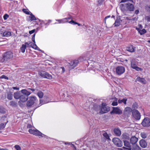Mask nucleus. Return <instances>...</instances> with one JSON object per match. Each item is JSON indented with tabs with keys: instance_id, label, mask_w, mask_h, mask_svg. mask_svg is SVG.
Listing matches in <instances>:
<instances>
[{
	"instance_id": "nucleus-1",
	"label": "nucleus",
	"mask_w": 150,
	"mask_h": 150,
	"mask_svg": "<svg viewBox=\"0 0 150 150\" xmlns=\"http://www.w3.org/2000/svg\"><path fill=\"white\" fill-rule=\"evenodd\" d=\"M119 6L122 12L125 15H128L130 12L133 11L134 10V5L129 3L125 4H121Z\"/></svg>"
},
{
	"instance_id": "nucleus-2",
	"label": "nucleus",
	"mask_w": 150,
	"mask_h": 150,
	"mask_svg": "<svg viewBox=\"0 0 150 150\" xmlns=\"http://www.w3.org/2000/svg\"><path fill=\"white\" fill-rule=\"evenodd\" d=\"M13 56V53L11 51H9L4 52L3 54L2 57H0V62L6 63L11 60Z\"/></svg>"
},
{
	"instance_id": "nucleus-3",
	"label": "nucleus",
	"mask_w": 150,
	"mask_h": 150,
	"mask_svg": "<svg viewBox=\"0 0 150 150\" xmlns=\"http://www.w3.org/2000/svg\"><path fill=\"white\" fill-rule=\"evenodd\" d=\"M21 94L20 99V100L23 102H26L28 99V96L30 95L31 93L25 89H23L21 91Z\"/></svg>"
},
{
	"instance_id": "nucleus-4",
	"label": "nucleus",
	"mask_w": 150,
	"mask_h": 150,
	"mask_svg": "<svg viewBox=\"0 0 150 150\" xmlns=\"http://www.w3.org/2000/svg\"><path fill=\"white\" fill-rule=\"evenodd\" d=\"M38 101V100L35 96H31L29 98V100L27 103V106L28 107H30Z\"/></svg>"
},
{
	"instance_id": "nucleus-5",
	"label": "nucleus",
	"mask_w": 150,
	"mask_h": 150,
	"mask_svg": "<svg viewBox=\"0 0 150 150\" xmlns=\"http://www.w3.org/2000/svg\"><path fill=\"white\" fill-rule=\"evenodd\" d=\"M116 74L118 75H120L123 74L125 71V67L122 66H117L115 69Z\"/></svg>"
},
{
	"instance_id": "nucleus-6",
	"label": "nucleus",
	"mask_w": 150,
	"mask_h": 150,
	"mask_svg": "<svg viewBox=\"0 0 150 150\" xmlns=\"http://www.w3.org/2000/svg\"><path fill=\"white\" fill-rule=\"evenodd\" d=\"M28 132L30 134L35 136H41L42 137H43L44 136H45V135L43 134L41 132L36 129H30L28 130Z\"/></svg>"
},
{
	"instance_id": "nucleus-7",
	"label": "nucleus",
	"mask_w": 150,
	"mask_h": 150,
	"mask_svg": "<svg viewBox=\"0 0 150 150\" xmlns=\"http://www.w3.org/2000/svg\"><path fill=\"white\" fill-rule=\"evenodd\" d=\"M132 114L133 116L135 119L139 120L140 119L141 115L138 110L136 109L132 110Z\"/></svg>"
},
{
	"instance_id": "nucleus-8",
	"label": "nucleus",
	"mask_w": 150,
	"mask_h": 150,
	"mask_svg": "<svg viewBox=\"0 0 150 150\" xmlns=\"http://www.w3.org/2000/svg\"><path fill=\"white\" fill-rule=\"evenodd\" d=\"M39 74L42 78L50 79L52 76L47 72L45 71H41L39 73Z\"/></svg>"
},
{
	"instance_id": "nucleus-9",
	"label": "nucleus",
	"mask_w": 150,
	"mask_h": 150,
	"mask_svg": "<svg viewBox=\"0 0 150 150\" xmlns=\"http://www.w3.org/2000/svg\"><path fill=\"white\" fill-rule=\"evenodd\" d=\"M141 125L144 127L150 126V119L148 117H145L142 120Z\"/></svg>"
},
{
	"instance_id": "nucleus-10",
	"label": "nucleus",
	"mask_w": 150,
	"mask_h": 150,
	"mask_svg": "<svg viewBox=\"0 0 150 150\" xmlns=\"http://www.w3.org/2000/svg\"><path fill=\"white\" fill-rule=\"evenodd\" d=\"M113 143L118 147H121L122 145V142L117 138H114L112 139Z\"/></svg>"
},
{
	"instance_id": "nucleus-11",
	"label": "nucleus",
	"mask_w": 150,
	"mask_h": 150,
	"mask_svg": "<svg viewBox=\"0 0 150 150\" xmlns=\"http://www.w3.org/2000/svg\"><path fill=\"white\" fill-rule=\"evenodd\" d=\"M79 61L78 60H75L71 61L70 63H69V68L71 69H73L77 65Z\"/></svg>"
},
{
	"instance_id": "nucleus-12",
	"label": "nucleus",
	"mask_w": 150,
	"mask_h": 150,
	"mask_svg": "<svg viewBox=\"0 0 150 150\" xmlns=\"http://www.w3.org/2000/svg\"><path fill=\"white\" fill-rule=\"evenodd\" d=\"M110 110V109L109 107H106L105 106H102L101 108V110L100 112L101 114L105 113Z\"/></svg>"
},
{
	"instance_id": "nucleus-13",
	"label": "nucleus",
	"mask_w": 150,
	"mask_h": 150,
	"mask_svg": "<svg viewBox=\"0 0 150 150\" xmlns=\"http://www.w3.org/2000/svg\"><path fill=\"white\" fill-rule=\"evenodd\" d=\"M35 33H34L32 36V41L34 42V44L33 45V47L32 48L34 49H35L36 50H37L39 51H41V50L39 48H38L37 45L35 44Z\"/></svg>"
},
{
	"instance_id": "nucleus-14",
	"label": "nucleus",
	"mask_w": 150,
	"mask_h": 150,
	"mask_svg": "<svg viewBox=\"0 0 150 150\" xmlns=\"http://www.w3.org/2000/svg\"><path fill=\"white\" fill-rule=\"evenodd\" d=\"M112 112L116 114H121L122 113V111L119 108L113 107Z\"/></svg>"
},
{
	"instance_id": "nucleus-15",
	"label": "nucleus",
	"mask_w": 150,
	"mask_h": 150,
	"mask_svg": "<svg viewBox=\"0 0 150 150\" xmlns=\"http://www.w3.org/2000/svg\"><path fill=\"white\" fill-rule=\"evenodd\" d=\"M140 146L143 148H145L147 146V144L146 142L143 139H141L139 142Z\"/></svg>"
},
{
	"instance_id": "nucleus-16",
	"label": "nucleus",
	"mask_w": 150,
	"mask_h": 150,
	"mask_svg": "<svg viewBox=\"0 0 150 150\" xmlns=\"http://www.w3.org/2000/svg\"><path fill=\"white\" fill-rule=\"evenodd\" d=\"M21 91H18L16 92H15L13 94L14 98L16 99H20L21 96Z\"/></svg>"
},
{
	"instance_id": "nucleus-17",
	"label": "nucleus",
	"mask_w": 150,
	"mask_h": 150,
	"mask_svg": "<svg viewBox=\"0 0 150 150\" xmlns=\"http://www.w3.org/2000/svg\"><path fill=\"white\" fill-rule=\"evenodd\" d=\"M132 110L130 108L127 107L126 108L124 111V113L125 115H128L130 114L131 112H132Z\"/></svg>"
},
{
	"instance_id": "nucleus-18",
	"label": "nucleus",
	"mask_w": 150,
	"mask_h": 150,
	"mask_svg": "<svg viewBox=\"0 0 150 150\" xmlns=\"http://www.w3.org/2000/svg\"><path fill=\"white\" fill-rule=\"evenodd\" d=\"M138 140V139L134 136H133L130 139V141L131 144H135Z\"/></svg>"
},
{
	"instance_id": "nucleus-19",
	"label": "nucleus",
	"mask_w": 150,
	"mask_h": 150,
	"mask_svg": "<svg viewBox=\"0 0 150 150\" xmlns=\"http://www.w3.org/2000/svg\"><path fill=\"white\" fill-rule=\"evenodd\" d=\"M126 50L128 51L132 52H134L135 50V47L132 45L127 47L126 48Z\"/></svg>"
},
{
	"instance_id": "nucleus-20",
	"label": "nucleus",
	"mask_w": 150,
	"mask_h": 150,
	"mask_svg": "<svg viewBox=\"0 0 150 150\" xmlns=\"http://www.w3.org/2000/svg\"><path fill=\"white\" fill-rule=\"evenodd\" d=\"M114 132L115 135L117 136H120L121 134V131L118 128H115L114 129Z\"/></svg>"
},
{
	"instance_id": "nucleus-21",
	"label": "nucleus",
	"mask_w": 150,
	"mask_h": 150,
	"mask_svg": "<svg viewBox=\"0 0 150 150\" xmlns=\"http://www.w3.org/2000/svg\"><path fill=\"white\" fill-rule=\"evenodd\" d=\"M139 81L144 84H145L146 83V81L145 79L143 78H140L139 76L137 78L135 81Z\"/></svg>"
},
{
	"instance_id": "nucleus-22",
	"label": "nucleus",
	"mask_w": 150,
	"mask_h": 150,
	"mask_svg": "<svg viewBox=\"0 0 150 150\" xmlns=\"http://www.w3.org/2000/svg\"><path fill=\"white\" fill-rule=\"evenodd\" d=\"M11 35V32L8 31H5L3 33L2 36L8 37Z\"/></svg>"
},
{
	"instance_id": "nucleus-23",
	"label": "nucleus",
	"mask_w": 150,
	"mask_h": 150,
	"mask_svg": "<svg viewBox=\"0 0 150 150\" xmlns=\"http://www.w3.org/2000/svg\"><path fill=\"white\" fill-rule=\"evenodd\" d=\"M29 18L30 19L29 21H35L36 20L35 16L31 13L30 14V16H29Z\"/></svg>"
},
{
	"instance_id": "nucleus-24",
	"label": "nucleus",
	"mask_w": 150,
	"mask_h": 150,
	"mask_svg": "<svg viewBox=\"0 0 150 150\" xmlns=\"http://www.w3.org/2000/svg\"><path fill=\"white\" fill-rule=\"evenodd\" d=\"M10 105L13 107H16L17 106V103L14 101H11L10 103Z\"/></svg>"
},
{
	"instance_id": "nucleus-25",
	"label": "nucleus",
	"mask_w": 150,
	"mask_h": 150,
	"mask_svg": "<svg viewBox=\"0 0 150 150\" xmlns=\"http://www.w3.org/2000/svg\"><path fill=\"white\" fill-rule=\"evenodd\" d=\"M141 148L137 145H134L132 146V150H141Z\"/></svg>"
},
{
	"instance_id": "nucleus-26",
	"label": "nucleus",
	"mask_w": 150,
	"mask_h": 150,
	"mask_svg": "<svg viewBox=\"0 0 150 150\" xmlns=\"http://www.w3.org/2000/svg\"><path fill=\"white\" fill-rule=\"evenodd\" d=\"M26 48V45H25L24 44L22 45L20 48L21 52L23 53L24 52Z\"/></svg>"
},
{
	"instance_id": "nucleus-27",
	"label": "nucleus",
	"mask_w": 150,
	"mask_h": 150,
	"mask_svg": "<svg viewBox=\"0 0 150 150\" xmlns=\"http://www.w3.org/2000/svg\"><path fill=\"white\" fill-rule=\"evenodd\" d=\"M124 143V145L125 146H126L127 147H130L131 145L129 142L127 141L123 140Z\"/></svg>"
},
{
	"instance_id": "nucleus-28",
	"label": "nucleus",
	"mask_w": 150,
	"mask_h": 150,
	"mask_svg": "<svg viewBox=\"0 0 150 150\" xmlns=\"http://www.w3.org/2000/svg\"><path fill=\"white\" fill-rule=\"evenodd\" d=\"M127 100V99L126 98H124L122 100L119 99L118 100V103H123L125 104H126Z\"/></svg>"
},
{
	"instance_id": "nucleus-29",
	"label": "nucleus",
	"mask_w": 150,
	"mask_h": 150,
	"mask_svg": "<svg viewBox=\"0 0 150 150\" xmlns=\"http://www.w3.org/2000/svg\"><path fill=\"white\" fill-rule=\"evenodd\" d=\"M120 24V21L119 20H116L115 22L114 25L115 27H117Z\"/></svg>"
},
{
	"instance_id": "nucleus-30",
	"label": "nucleus",
	"mask_w": 150,
	"mask_h": 150,
	"mask_svg": "<svg viewBox=\"0 0 150 150\" xmlns=\"http://www.w3.org/2000/svg\"><path fill=\"white\" fill-rule=\"evenodd\" d=\"M7 98L10 100H12L13 98V94L12 93H7Z\"/></svg>"
},
{
	"instance_id": "nucleus-31",
	"label": "nucleus",
	"mask_w": 150,
	"mask_h": 150,
	"mask_svg": "<svg viewBox=\"0 0 150 150\" xmlns=\"http://www.w3.org/2000/svg\"><path fill=\"white\" fill-rule=\"evenodd\" d=\"M140 136L143 139H145L146 138L147 134L145 132H142L141 133Z\"/></svg>"
},
{
	"instance_id": "nucleus-32",
	"label": "nucleus",
	"mask_w": 150,
	"mask_h": 150,
	"mask_svg": "<svg viewBox=\"0 0 150 150\" xmlns=\"http://www.w3.org/2000/svg\"><path fill=\"white\" fill-rule=\"evenodd\" d=\"M103 135L106 139L109 140H111L109 135L106 132H105L103 133Z\"/></svg>"
},
{
	"instance_id": "nucleus-33",
	"label": "nucleus",
	"mask_w": 150,
	"mask_h": 150,
	"mask_svg": "<svg viewBox=\"0 0 150 150\" xmlns=\"http://www.w3.org/2000/svg\"><path fill=\"white\" fill-rule=\"evenodd\" d=\"M136 66L137 65L135 63V62L134 61H132L131 62V67L133 69H134Z\"/></svg>"
},
{
	"instance_id": "nucleus-34",
	"label": "nucleus",
	"mask_w": 150,
	"mask_h": 150,
	"mask_svg": "<svg viewBox=\"0 0 150 150\" xmlns=\"http://www.w3.org/2000/svg\"><path fill=\"white\" fill-rule=\"evenodd\" d=\"M37 95L40 98H42L43 96V93L42 92L39 91L38 92Z\"/></svg>"
},
{
	"instance_id": "nucleus-35",
	"label": "nucleus",
	"mask_w": 150,
	"mask_h": 150,
	"mask_svg": "<svg viewBox=\"0 0 150 150\" xmlns=\"http://www.w3.org/2000/svg\"><path fill=\"white\" fill-rule=\"evenodd\" d=\"M58 21H59V23H64L67 22L68 21L67 19V18H64L61 20H58Z\"/></svg>"
},
{
	"instance_id": "nucleus-36",
	"label": "nucleus",
	"mask_w": 150,
	"mask_h": 150,
	"mask_svg": "<svg viewBox=\"0 0 150 150\" xmlns=\"http://www.w3.org/2000/svg\"><path fill=\"white\" fill-rule=\"evenodd\" d=\"M146 32V31L144 29H143L142 30H140L139 31V33L141 35H143Z\"/></svg>"
},
{
	"instance_id": "nucleus-37",
	"label": "nucleus",
	"mask_w": 150,
	"mask_h": 150,
	"mask_svg": "<svg viewBox=\"0 0 150 150\" xmlns=\"http://www.w3.org/2000/svg\"><path fill=\"white\" fill-rule=\"evenodd\" d=\"M115 101H113L112 103V105L113 106H116L117 105L118 103L117 102V98H115Z\"/></svg>"
},
{
	"instance_id": "nucleus-38",
	"label": "nucleus",
	"mask_w": 150,
	"mask_h": 150,
	"mask_svg": "<svg viewBox=\"0 0 150 150\" xmlns=\"http://www.w3.org/2000/svg\"><path fill=\"white\" fill-rule=\"evenodd\" d=\"M122 138L124 139H129V137L125 134L122 135L121 136Z\"/></svg>"
},
{
	"instance_id": "nucleus-39",
	"label": "nucleus",
	"mask_w": 150,
	"mask_h": 150,
	"mask_svg": "<svg viewBox=\"0 0 150 150\" xmlns=\"http://www.w3.org/2000/svg\"><path fill=\"white\" fill-rule=\"evenodd\" d=\"M69 23L71 24H77L79 26L81 25V24L80 23H78L73 20H71V21L69 22Z\"/></svg>"
},
{
	"instance_id": "nucleus-40",
	"label": "nucleus",
	"mask_w": 150,
	"mask_h": 150,
	"mask_svg": "<svg viewBox=\"0 0 150 150\" xmlns=\"http://www.w3.org/2000/svg\"><path fill=\"white\" fill-rule=\"evenodd\" d=\"M23 12L27 14H30V12L28 11V9H24L23 10Z\"/></svg>"
},
{
	"instance_id": "nucleus-41",
	"label": "nucleus",
	"mask_w": 150,
	"mask_h": 150,
	"mask_svg": "<svg viewBox=\"0 0 150 150\" xmlns=\"http://www.w3.org/2000/svg\"><path fill=\"white\" fill-rule=\"evenodd\" d=\"M134 69H135L137 71H142L143 70L142 69L137 66L135 67V68Z\"/></svg>"
},
{
	"instance_id": "nucleus-42",
	"label": "nucleus",
	"mask_w": 150,
	"mask_h": 150,
	"mask_svg": "<svg viewBox=\"0 0 150 150\" xmlns=\"http://www.w3.org/2000/svg\"><path fill=\"white\" fill-rule=\"evenodd\" d=\"M127 1H130L131 2L133 3V0H121L120 3H125L127 2Z\"/></svg>"
},
{
	"instance_id": "nucleus-43",
	"label": "nucleus",
	"mask_w": 150,
	"mask_h": 150,
	"mask_svg": "<svg viewBox=\"0 0 150 150\" xmlns=\"http://www.w3.org/2000/svg\"><path fill=\"white\" fill-rule=\"evenodd\" d=\"M9 17V16L8 14H5L4 15V16H3V18L4 20H6Z\"/></svg>"
},
{
	"instance_id": "nucleus-44",
	"label": "nucleus",
	"mask_w": 150,
	"mask_h": 150,
	"mask_svg": "<svg viewBox=\"0 0 150 150\" xmlns=\"http://www.w3.org/2000/svg\"><path fill=\"white\" fill-rule=\"evenodd\" d=\"M30 44H32V42H26L25 43V44H24L25 45H26V47H30Z\"/></svg>"
},
{
	"instance_id": "nucleus-45",
	"label": "nucleus",
	"mask_w": 150,
	"mask_h": 150,
	"mask_svg": "<svg viewBox=\"0 0 150 150\" xmlns=\"http://www.w3.org/2000/svg\"><path fill=\"white\" fill-rule=\"evenodd\" d=\"M14 147L17 150H21V149L20 147L18 145H15Z\"/></svg>"
},
{
	"instance_id": "nucleus-46",
	"label": "nucleus",
	"mask_w": 150,
	"mask_h": 150,
	"mask_svg": "<svg viewBox=\"0 0 150 150\" xmlns=\"http://www.w3.org/2000/svg\"><path fill=\"white\" fill-rule=\"evenodd\" d=\"M129 148H126L125 147H123L122 149L124 150H125L126 149H127V150H132V147L131 148V147H128Z\"/></svg>"
},
{
	"instance_id": "nucleus-47",
	"label": "nucleus",
	"mask_w": 150,
	"mask_h": 150,
	"mask_svg": "<svg viewBox=\"0 0 150 150\" xmlns=\"http://www.w3.org/2000/svg\"><path fill=\"white\" fill-rule=\"evenodd\" d=\"M5 127L4 124V123H1L0 124V129H1L4 128Z\"/></svg>"
},
{
	"instance_id": "nucleus-48",
	"label": "nucleus",
	"mask_w": 150,
	"mask_h": 150,
	"mask_svg": "<svg viewBox=\"0 0 150 150\" xmlns=\"http://www.w3.org/2000/svg\"><path fill=\"white\" fill-rule=\"evenodd\" d=\"M1 78L2 79H8V77L7 76H5L4 75H2L1 77Z\"/></svg>"
},
{
	"instance_id": "nucleus-49",
	"label": "nucleus",
	"mask_w": 150,
	"mask_h": 150,
	"mask_svg": "<svg viewBox=\"0 0 150 150\" xmlns=\"http://www.w3.org/2000/svg\"><path fill=\"white\" fill-rule=\"evenodd\" d=\"M103 0H98V4L99 5H100L101 4H102Z\"/></svg>"
},
{
	"instance_id": "nucleus-50",
	"label": "nucleus",
	"mask_w": 150,
	"mask_h": 150,
	"mask_svg": "<svg viewBox=\"0 0 150 150\" xmlns=\"http://www.w3.org/2000/svg\"><path fill=\"white\" fill-rule=\"evenodd\" d=\"M35 29H33L31 31H29V33L30 34H33L35 32Z\"/></svg>"
},
{
	"instance_id": "nucleus-51",
	"label": "nucleus",
	"mask_w": 150,
	"mask_h": 150,
	"mask_svg": "<svg viewBox=\"0 0 150 150\" xmlns=\"http://www.w3.org/2000/svg\"><path fill=\"white\" fill-rule=\"evenodd\" d=\"M146 19L148 21H150V16H146Z\"/></svg>"
},
{
	"instance_id": "nucleus-52",
	"label": "nucleus",
	"mask_w": 150,
	"mask_h": 150,
	"mask_svg": "<svg viewBox=\"0 0 150 150\" xmlns=\"http://www.w3.org/2000/svg\"><path fill=\"white\" fill-rule=\"evenodd\" d=\"M137 105L136 103H134L132 105V107L134 108H137Z\"/></svg>"
},
{
	"instance_id": "nucleus-53",
	"label": "nucleus",
	"mask_w": 150,
	"mask_h": 150,
	"mask_svg": "<svg viewBox=\"0 0 150 150\" xmlns=\"http://www.w3.org/2000/svg\"><path fill=\"white\" fill-rule=\"evenodd\" d=\"M32 127V126L30 124H28L27 125V128H31Z\"/></svg>"
},
{
	"instance_id": "nucleus-54",
	"label": "nucleus",
	"mask_w": 150,
	"mask_h": 150,
	"mask_svg": "<svg viewBox=\"0 0 150 150\" xmlns=\"http://www.w3.org/2000/svg\"><path fill=\"white\" fill-rule=\"evenodd\" d=\"M139 10L137 9V10H136L135 11L134 13L136 14H137L139 13Z\"/></svg>"
},
{
	"instance_id": "nucleus-55",
	"label": "nucleus",
	"mask_w": 150,
	"mask_h": 150,
	"mask_svg": "<svg viewBox=\"0 0 150 150\" xmlns=\"http://www.w3.org/2000/svg\"><path fill=\"white\" fill-rule=\"evenodd\" d=\"M13 88L14 90H19V88L17 87H13Z\"/></svg>"
},
{
	"instance_id": "nucleus-56",
	"label": "nucleus",
	"mask_w": 150,
	"mask_h": 150,
	"mask_svg": "<svg viewBox=\"0 0 150 150\" xmlns=\"http://www.w3.org/2000/svg\"><path fill=\"white\" fill-rule=\"evenodd\" d=\"M110 17V16H108L105 17V21L108 18H109Z\"/></svg>"
},
{
	"instance_id": "nucleus-57",
	"label": "nucleus",
	"mask_w": 150,
	"mask_h": 150,
	"mask_svg": "<svg viewBox=\"0 0 150 150\" xmlns=\"http://www.w3.org/2000/svg\"><path fill=\"white\" fill-rule=\"evenodd\" d=\"M0 112L2 113H4L5 111L4 110H2L1 109H0Z\"/></svg>"
},
{
	"instance_id": "nucleus-58",
	"label": "nucleus",
	"mask_w": 150,
	"mask_h": 150,
	"mask_svg": "<svg viewBox=\"0 0 150 150\" xmlns=\"http://www.w3.org/2000/svg\"><path fill=\"white\" fill-rule=\"evenodd\" d=\"M62 69V72L64 73L65 71V69L64 67H61Z\"/></svg>"
},
{
	"instance_id": "nucleus-59",
	"label": "nucleus",
	"mask_w": 150,
	"mask_h": 150,
	"mask_svg": "<svg viewBox=\"0 0 150 150\" xmlns=\"http://www.w3.org/2000/svg\"><path fill=\"white\" fill-rule=\"evenodd\" d=\"M42 102H43V101L42 100H40V104H41V105L42 104H43V103H42Z\"/></svg>"
},
{
	"instance_id": "nucleus-60",
	"label": "nucleus",
	"mask_w": 150,
	"mask_h": 150,
	"mask_svg": "<svg viewBox=\"0 0 150 150\" xmlns=\"http://www.w3.org/2000/svg\"><path fill=\"white\" fill-rule=\"evenodd\" d=\"M64 144H70V143L68 142H65Z\"/></svg>"
},
{
	"instance_id": "nucleus-61",
	"label": "nucleus",
	"mask_w": 150,
	"mask_h": 150,
	"mask_svg": "<svg viewBox=\"0 0 150 150\" xmlns=\"http://www.w3.org/2000/svg\"><path fill=\"white\" fill-rule=\"evenodd\" d=\"M34 44V43H33L32 42V44H30V47H33V45Z\"/></svg>"
},
{
	"instance_id": "nucleus-62",
	"label": "nucleus",
	"mask_w": 150,
	"mask_h": 150,
	"mask_svg": "<svg viewBox=\"0 0 150 150\" xmlns=\"http://www.w3.org/2000/svg\"><path fill=\"white\" fill-rule=\"evenodd\" d=\"M0 150H8L6 149H0Z\"/></svg>"
},
{
	"instance_id": "nucleus-63",
	"label": "nucleus",
	"mask_w": 150,
	"mask_h": 150,
	"mask_svg": "<svg viewBox=\"0 0 150 150\" xmlns=\"http://www.w3.org/2000/svg\"><path fill=\"white\" fill-rule=\"evenodd\" d=\"M31 91H32L33 92L35 91V89L31 88Z\"/></svg>"
},
{
	"instance_id": "nucleus-64",
	"label": "nucleus",
	"mask_w": 150,
	"mask_h": 150,
	"mask_svg": "<svg viewBox=\"0 0 150 150\" xmlns=\"http://www.w3.org/2000/svg\"><path fill=\"white\" fill-rule=\"evenodd\" d=\"M74 150H77L76 149V148L75 146V147H74Z\"/></svg>"
}]
</instances>
